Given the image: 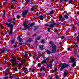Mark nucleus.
Returning a JSON list of instances; mask_svg holds the SVG:
<instances>
[{
  "label": "nucleus",
  "mask_w": 79,
  "mask_h": 79,
  "mask_svg": "<svg viewBox=\"0 0 79 79\" xmlns=\"http://www.w3.org/2000/svg\"><path fill=\"white\" fill-rule=\"evenodd\" d=\"M49 44L51 45V47H52V52L48 50H47L46 52L48 55H50L51 53H56V48H57L56 46H55V44L52 41H50L49 42Z\"/></svg>",
  "instance_id": "f257e3e1"
},
{
  "label": "nucleus",
  "mask_w": 79,
  "mask_h": 79,
  "mask_svg": "<svg viewBox=\"0 0 79 79\" xmlns=\"http://www.w3.org/2000/svg\"><path fill=\"white\" fill-rule=\"evenodd\" d=\"M7 25V27H10V31L9 32V35H12L13 34V27L14 26L13 25V24H10V23H5V26Z\"/></svg>",
  "instance_id": "f03ea898"
},
{
  "label": "nucleus",
  "mask_w": 79,
  "mask_h": 79,
  "mask_svg": "<svg viewBox=\"0 0 79 79\" xmlns=\"http://www.w3.org/2000/svg\"><path fill=\"white\" fill-rule=\"evenodd\" d=\"M27 21H25L23 23V26H24L23 29H22V30L23 31H25L26 29H29L30 28V26L31 24V23H30L28 24V25H27Z\"/></svg>",
  "instance_id": "7ed1b4c3"
},
{
  "label": "nucleus",
  "mask_w": 79,
  "mask_h": 79,
  "mask_svg": "<svg viewBox=\"0 0 79 79\" xmlns=\"http://www.w3.org/2000/svg\"><path fill=\"white\" fill-rule=\"evenodd\" d=\"M69 60H71L70 61H69V63H73V64H72V67L74 68V67L76 66V62H75L76 61V59L75 58L70 57L69 58Z\"/></svg>",
  "instance_id": "20e7f679"
},
{
  "label": "nucleus",
  "mask_w": 79,
  "mask_h": 79,
  "mask_svg": "<svg viewBox=\"0 0 79 79\" xmlns=\"http://www.w3.org/2000/svg\"><path fill=\"white\" fill-rule=\"evenodd\" d=\"M12 58L13 59L10 60L12 64L14 66H15L17 65V61L16 59V57L14 56Z\"/></svg>",
  "instance_id": "39448f33"
},
{
  "label": "nucleus",
  "mask_w": 79,
  "mask_h": 79,
  "mask_svg": "<svg viewBox=\"0 0 79 79\" xmlns=\"http://www.w3.org/2000/svg\"><path fill=\"white\" fill-rule=\"evenodd\" d=\"M55 23V22L53 21L50 22L49 23V24H51L49 25L47 24H45V26L47 27L48 26L49 27H53V25H55V23L52 24V23Z\"/></svg>",
  "instance_id": "423d86ee"
},
{
  "label": "nucleus",
  "mask_w": 79,
  "mask_h": 79,
  "mask_svg": "<svg viewBox=\"0 0 79 79\" xmlns=\"http://www.w3.org/2000/svg\"><path fill=\"white\" fill-rule=\"evenodd\" d=\"M29 11L28 10H25L22 11V14L23 16H26Z\"/></svg>",
  "instance_id": "0eeeda50"
},
{
  "label": "nucleus",
  "mask_w": 79,
  "mask_h": 79,
  "mask_svg": "<svg viewBox=\"0 0 79 79\" xmlns=\"http://www.w3.org/2000/svg\"><path fill=\"white\" fill-rule=\"evenodd\" d=\"M63 64H64L65 66H66L67 67H69V65L68 64H67L65 63H60L59 64V67H61V66H63Z\"/></svg>",
  "instance_id": "6e6552de"
},
{
  "label": "nucleus",
  "mask_w": 79,
  "mask_h": 79,
  "mask_svg": "<svg viewBox=\"0 0 79 79\" xmlns=\"http://www.w3.org/2000/svg\"><path fill=\"white\" fill-rule=\"evenodd\" d=\"M67 66L65 65L64 64H63V66L61 67L60 68V71H62V70H63L65 68H68L67 67Z\"/></svg>",
  "instance_id": "1a4fd4ad"
},
{
  "label": "nucleus",
  "mask_w": 79,
  "mask_h": 79,
  "mask_svg": "<svg viewBox=\"0 0 79 79\" xmlns=\"http://www.w3.org/2000/svg\"><path fill=\"white\" fill-rule=\"evenodd\" d=\"M47 64V68H52L53 65L51 63H50L49 64L48 63H46Z\"/></svg>",
  "instance_id": "9d476101"
},
{
  "label": "nucleus",
  "mask_w": 79,
  "mask_h": 79,
  "mask_svg": "<svg viewBox=\"0 0 79 79\" xmlns=\"http://www.w3.org/2000/svg\"><path fill=\"white\" fill-rule=\"evenodd\" d=\"M43 47H44V46L41 44L40 45L39 49L40 50H44L45 48H43Z\"/></svg>",
  "instance_id": "9b49d317"
},
{
  "label": "nucleus",
  "mask_w": 79,
  "mask_h": 79,
  "mask_svg": "<svg viewBox=\"0 0 79 79\" xmlns=\"http://www.w3.org/2000/svg\"><path fill=\"white\" fill-rule=\"evenodd\" d=\"M39 26H34L33 29L34 31H36V30L39 29Z\"/></svg>",
  "instance_id": "f8f14e48"
},
{
  "label": "nucleus",
  "mask_w": 79,
  "mask_h": 79,
  "mask_svg": "<svg viewBox=\"0 0 79 79\" xmlns=\"http://www.w3.org/2000/svg\"><path fill=\"white\" fill-rule=\"evenodd\" d=\"M27 42H29V43L33 42V40L31 38H29L28 40H27Z\"/></svg>",
  "instance_id": "ddd939ff"
},
{
  "label": "nucleus",
  "mask_w": 79,
  "mask_h": 79,
  "mask_svg": "<svg viewBox=\"0 0 79 79\" xmlns=\"http://www.w3.org/2000/svg\"><path fill=\"white\" fill-rule=\"evenodd\" d=\"M59 18L60 19V21H61V19H62L64 21V20H65V19H64V18L62 16V15H60L59 16Z\"/></svg>",
  "instance_id": "4468645a"
},
{
  "label": "nucleus",
  "mask_w": 79,
  "mask_h": 79,
  "mask_svg": "<svg viewBox=\"0 0 79 79\" xmlns=\"http://www.w3.org/2000/svg\"><path fill=\"white\" fill-rule=\"evenodd\" d=\"M35 9V6H32V7L31 8L30 11H33Z\"/></svg>",
  "instance_id": "2eb2a0df"
},
{
  "label": "nucleus",
  "mask_w": 79,
  "mask_h": 79,
  "mask_svg": "<svg viewBox=\"0 0 79 79\" xmlns=\"http://www.w3.org/2000/svg\"><path fill=\"white\" fill-rule=\"evenodd\" d=\"M8 23H10L11 24V23H13V20H12V19H8Z\"/></svg>",
  "instance_id": "dca6fc26"
},
{
  "label": "nucleus",
  "mask_w": 79,
  "mask_h": 79,
  "mask_svg": "<svg viewBox=\"0 0 79 79\" xmlns=\"http://www.w3.org/2000/svg\"><path fill=\"white\" fill-rule=\"evenodd\" d=\"M35 25V22H34L33 23H31L30 25V27H32V26H34Z\"/></svg>",
  "instance_id": "f3484780"
},
{
  "label": "nucleus",
  "mask_w": 79,
  "mask_h": 79,
  "mask_svg": "<svg viewBox=\"0 0 79 79\" xmlns=\"http://www.w3.org/2000/svg\"><path fill=\"white\" fill-rule=\"evenodd\" d=\"M57 70V68H56L54 69V70H53V71L52 72V73H56V70Z\"/></svg>",
  "instance_id": "a211bd4d"
},
{
  "label": "nucleus",
  "mask_w": 79,
  "mask_h": 79,
  "mask_svg": "<svg viewBox=\"0 0 79 79\" xmlns=\"http://www.w3.org/2000/svg\"><path fill=\"white\" fill-rule=\"evenodd\" d=\"M64 18H65V19H69V17L67 15H64Z\"/></svg>",
  "instance_id": "6ab92c4d"
},
{
  "label": "nucleus",
  "mask_w": 79,
  "mask_h": 79,
  "mask_svg": "<svg viewBox=\"0 0 79 79\" xmlns=\"http://www.w3.org/2000/svg\"><path fill=\"white\" fill-rule=\"evenodd\" d=\"M44 16H43L42 15H41L38 17V18H40V20H43V17Z\"/></svg>",
  "instance_id": "aec40b11"
},
{
  "label": "nucleus",
  "mask_w": 79,
  "mask_h": 79,
  "mask_svg": "<svg viewBox=\"0 0 79 79\" xmlns=\"http://www.w3.org/2000/svg\"><path fill=\"white\" fill-rule=\"evenodd\" d=\"M5 13H6V11L5 10L3 12V13L2 14V17L3 18H4V17H5Z\"/></svg>",
  "instance_id": "412c9836"
},
{
  "label": "nucleus",
  "mask_w": 79,
  "mask_h": 79,
  "mask_svg": "<svg viewBox=\"0 0 79 79\" xmlns=\"http://www.w3.org/2000/svg\"><path fill=\"white\" fill-rule=\"evenodd\" d=\"M54 13V10H52L49 13V15H52V14Z\"/></svg>",
  "instance_id": "4be33fe9"
},
{
  "label": "nucleus",
  "mask_w": 79,
  "mask_h": 79,
  "mask_svg": "<svg viewBox=\"0 0 79 79\" xmlns=\"http://www.w3.org/2000/svg\"><path fill=\"white\" fill-rule=\"evenodd\" d=\"M68 73H66L65 72H64V77H65L66 76L67 74H68Z\"/></svg>",
  "instance_id": "5701e85b"
},
{
  "label": "nucleus",
  "mask_w": 79,
  "mask_h": 79,
  "mask_svg": "<svg viewBox=\"0 0 79 79\" xmlns=\"http://www.w3.org/2000/svg\"><path fill=\"white\" fill-rule=\"evenodd\" d=\"M47 58H46V60H43V62L44 63H47Z\"/></svg>",
  "instance_id": "b1692460"
},
{
  "label": "nucleus",
  "mask_w": 79,
  "mask_h": 79,
  "mask_svg": "<svg viewBox=\"0 0 79 79\" xmlns=\"http://www.w3.org/2000/svg\"><path fill=\"white\" fill-rule=\"evenodd\" d=\"M2 50H2V51H1L0 52V53H2L3 52H5V48H2Z\"/></svg>",
  "instance_id": "393cba45"
},
{
  "label": "nucleus",
  "mask_w": 79,
  "mask_h": 79,
  "mask_svg": "<svg viewBox=\"0 0 79 79\" xmlns=\"http://www.w3.org/2000/svg\"><path fill=\"white\" fill-rule=\"evenodd\" d=\"M44 67H41V68L40 69V72H41V71H42L43 70H44Z\"/></svg>",
  "instance_id": "a878e982"
},
{
  "label": "nucleus",
  "mask_w": 79,
  "mask_h": 79,
  "mask_svg": "<svg viewBox=\"0 0 79 79\" xmlns=\"http://www.w3.org/2000/svg\"><path fill=\"white\" fill-rule=\"evenodd\" d=\"M15 40H12L11 41V44H15Z\"/></svg>",
  "instance_id": "bb28decb"
},
{
  "label": "nucleus",
  "mask_w": 79,
  "mask_h": 79,
  "mask_svg": "<svg viewBox=\"0 0 79 79\" xmlns=\"http://www.w3.org/2000/svg\"><path fill=\"white\" fill-rule=\"evenodd\" d=\"M40 38H41V37H40V36H38L37 38H36V40H40Z\"/></svg>",
  "instance_id": "cd10ccee"
},
{
  "label": "nucleus",
  "mask_w": 79,
  "mask_h": 79,
  "mask_svg": "<svg viewBox=\"0 0 79 79\" xmlns=\"http://www.w3.org/2000/svg\"><path fill=\"white\" fill-rule=\"evenodd\" d=\"M13 70H14V71H18V68H15Z\"/></svg>",
  "instance_id": "c85d7f7f"
},
{
  "label": "nucleus",
  "mask_w": 79,
  "mask_h": 79,
  "mask_svg": "<svg viewBox=\"0 0 79 79\" xmlns=\"http://www.w3.org/2000/svg\"><path fill=\"white\" fill-rule=\"evenodd\" d=\"M21 39V36H19L17 38V40H19V39Z\"/></svg>",
  "instance_id": "c756f323"
},
{
  "label": "nucleus",
  "mask_w": 79,
  "mask_h": 79,
  "mask_svg": "<svg viewBox=\"0 0 79 79\" xmlns=\"http://www.w3.org/2000/svg\"><path fill=\"white\" fill-rule=\"evenodd\" d=\"M52 24H54V25H53V27H54V26H55V25H57V26H59V24H58V23H54Z\"/></svg>",
  "instance_id": "7c9ffc66"
},
{
  "label": "nucleus",
  "mask_w": 79,
  "mask_h": 79,
  "mask_svg": "<svg viewBox=\"0 0 79 79\" xmlns=\"http://www.w3.org/2000/svg\"><path fill=\"white\" fill-rule=\"evenodd\" d=\"M51 27H49V28H48V32H50V30H51V29H52L51 28Z\"/></svg>",
  "instance_id": "2f4dec72"
},
{
  "label": "nucleus",
  "mask_w": 79,
  "mask_h": 79,
  "mask_svg": "<svg viewBox=\"0 0 79 79\" xmlns=\"http://www.w3.org/2000/svg\"><path fill=\"white\" fill-rule=\"evenodd\" d=\"M73 2V0H69V4H71V3Z\"/></svg>",
  "instance_id": "473e14b6"
},
{
  "label": "nucleus",
  "mask_w": 79,
  "mask_h": 79,
  "mask_svg": "<svg viewBox=\"0 0 79 79\" xmlns=\"http://www.w3.org/2000/svg\"><path fill=\"white\" fill-rule=\"evenodd\" d=\"M41 43H42V44H44L45 43V42L44 40H42L41 42Z\"/></svg>",
  "instance_id": "72a5a7b5"
},
{
  "label": "nucleus",
  "mask_w": 79,
  "mask_h": 79,
  "mask_svg": "<svg viewBox=\"0 0 79 79\" xmlns=\"http://www.w3.org/2000/svg\"><path fill=\"white\" fill-rule=\"evenodd\" d=\"M61 25H62V26H66V23H61Z\"/></svg>",
  "instance_id": "f704fd0d"
},
{
  "label": "nucleus",
  "mask_w": 79,
  "mask_h": 79,
  "mask_svg": "<svg viewBox=\"0 0 79 79\" xmlns=\"http://www.w3.org/2000/svg\"><path fill=\"white\" fill-rule=\"evenodd\" d=\"M19 42L21 43L23 41V39H22V38H20V39H19Z\"/></svg>",
  "instance_id": "c9c22d12"
},
{
  "label": "nucleus",
  "mask_w": 79,
  "mask_h": 79,
  "mask_svg": "<svg viewBox=\"0 0 79 79\" xmlns=\"http://www.w3.org/2000/svg\"><path fill=\"white\" fill-rule=\"evenodd\" d=\"M29 1H30V0H27V1L26 2V4H28V3L29 2Z\"/></svg>",
  "instance_id": "e433bc0d"
},
{
  "label": "nucleus",
  "mask_w": 79,
  "mask_h": 79,
  "mask_svg": "<svg viewBox=\"0 0 79 79\" xmlns=\"http://www.w3.org/2000/svg\"><path fill=\"white\" fill-rule=\"evenodd\" d=\"M74 44L75 45L76 47L77 48V47H78L77 45V44H76V42H74Z\"/></svg>",
  "instance_id": "4c0bfd02"
},
{
  "label": "nucleus",
  "mask_w": 79,
  "mask_h": 79,
  "mask_svg": "<svg viewBox=\"0 0 79 79\" xmlns=\"http://www.w3.org/2000/svg\"><path fill=\"white\" fill-rule=\"evenodd\" d=\"M0 27H1V28L2 29H3V25H2V24L0 26Z\"/></svg>",
  "instance_id": "58836bf2"
},
{
  "label": "nucleus",
  "mask_w": 79,
  "mask_h": 79,
  "mask_svg": "<svg viewBox=\"0 0 79 79\" xmlns=\"http://www.w3.org/2000/svg\"><path fill=\"white\" fill-rule=\"evenodd\" d=\"M9 79H13V78H14V77L12 76H10L9 77Z\"/></svg>",
  "instance_id": "ea45409f"
},
{
  "label": "nucleus",
  "mask_w": 79,
  "mask_h": 79,
  "mask_svg": "<svg viewBox=\"0 0 79 79\" xmlns=\"http://www.w3.org/2000/svg\"><path fill=\"white\" fill-rule=\"evenodd\" d=\"M40 58V57L39 56V55H38V57L36 58V60H38V59Z\"/></svg>",
  "instance_id": "a19ab883"
},
{
  "label": "nucleus",
  "mask_w": 79,
  "mask_h": 79,
  "mask_svg": "<svg viewBox=\"0 0 79 79\" xmlns=\"http://www.w3.org/2000/svg\"><path fill=\"white\" fill-rule=\"evenodd\" d=\"M37 35L36 34H35L34 35H32V37H33L34 36H36Z\"/></svg>",
  "instance_id": "79ce46f5"
},
{
  "label": "nucleus",
  "mask_w": 79,
  "mask_h": 79,
  "mask_svg": "<svg viewBox=\"0 0 79 79\" xmlns=\"http://www.w3.org/2000/svg\"><path fill=\"white\" fill-rule=\"evenodd\" d=\"M17 59L18 60H19V61H21V58L20 57H17Z\"/></svg>",
  "instance_id": "37998d69"
},
{
  "label": "nucleus",
  "mask_w": 79,
  "mask_h": 79,
  "mask_svg": "<svg viewBox=\"0 0 79 79\" xmlns=\"http://www.w3.org/2000/svg\"><path fill=\"white\" fill-rule=\"evenodd\" d=\"M16 18L17 19H19V18H20V16H19V15H17L16 16Z\"/></svg>",
  "instance_id": "c03bdc74"
},
{
  "label": "nucleus",
  "mask_w": 79,
  "mask_h": 79,
  "mask_svg": "<svg viewBox=\"0 0 79 79\" xmlns=\"http://www.w3.org/2000/svg\"><path fill=\"white\" fill-rule=\"evenodd\" d=\"M6 3L5 2H3V6H6Z\"/></svg>",
  "instance_id": "a18cd8bd"
},
{
  "label": "nucleus",
  "mask_w": 79,
  "mask_h": 79,
  "mask_svg": "<svg viewBox=\"0 0 79 79\" xmlns=\"http://www.w3.org/2000/svg\"><path fill=\"white\" fill-rule=\"evenodd\" d=\"M59 77H59V76H58L57 75H56V79H58V78H59Z\"/></svg>",
  "instance_id": "49530a36"
},
{
  "label": "nucleus",
  "mask_w": 79,
  "mask_h": 79,
  "mask_svg": "<svg viewBox=\"0 0 79 79\" xmlns=\"http://www.w3.org/2000/svg\"><path fill=\"white\" fill-rule=\"evenodd\" d=\"M23 45V43L20 42L19 43V45Z\"/></svg>",
  "instance_id": "de8ad7c7"
},
{
  "label": "nucleus",
  "mask_w": 79,
  "mask_h": 79,
  "mask_svg": "<svg viewBox=\"0 0 79 79\" xmlns=\"http://www.w3.org/2000/svg\"><path fill=\"white\" fill-rule=\"evenodd\" d=\"M14 7V6H13V5H11L10 6V7L11 8H13Z\"/></svg>",
  "instance_id": "09e8293b"
},
{
  "label": "nucleus",
  "mask_w": 79,
  "mask_h": 79,
  "mask_svg": "<svg viewBox=\"0 0 79 79\" xmlns=\"http://www.w3.org/2000/svg\"><path fill=\"white\" fill-rule=\"evenodd\" d=\"M8 66H11V63H8Z\"/></svg>",
  "instance_id": "8fccbe9b"
},
{
  "label": "nucleus",
  "mask_w": 79,
  "mask_h": 79,
  "mask_svg": "<svg viewBox=\"0 0 79 79\" xmlns=\"http://www.w3.org/2000/svg\"><path fill=\"white\" fill-rule=\"evenodd\" d=\"M8 73L6 72L5 73V76H6V75H8Z\"/></svg>",
  "instance_id": "3c124183"
},
{
  "label": "nucleus",
  "mask_w": 79,
  "mask_h": 79,
  "mask_svg": "<svg viewBox=\"0 0 79 79\" xmlns=\"http://www.w3.org/2000/svg\"><path fill=\"white\" fill-rule=\"evenodd\" d=\"M61 38L62 39H64V36H61Z\"/></svg>",
  "instance_id": "603ef678"
},
{
  "label": "nucleus",
  "mask_w": 79,
  "mask_h": 79,
  "mask_svg": "<svg viewBox=\"0 0 79 79\" xmlns=\"http://www.w3.org/2000/svg\"><path fill=\"white\" fill-rule=\"evenodd\" d=\"M13 47H14V48H16V47H17V45H14Z\"/></svg>",
  "instance_id": "864d4df0"
},
{
  "label": "nucleus",
  "mask_w": 79,
  "mask_h": 79,
  "mask_svg": "<svg viewBox=\"0 0 79 79\" xmlns=\"http://www.w3.org/2000/svg\"><path fill=\"white\" fill-rule=\"evenodd\" d=\"M41 56H42L43 58H45V57H44V55H43L42 54H41Z\"/></svg>",
  "instance_id": "5fc2aeb1"
},
{
  "label": "nucleus",
  "mask_w": 79,
  "mask_h": 79,
  "mask_svg": "<svg viewBox=\"0 0 79 79\" xmlns=\"http://www.w3.org/2000/svg\"><path fill=\"white\" fill-rule=\"evenodd\" d=\"M40 66H41V64H40V63H38V66L39 67Z\"/></svg>",
  "instance_id": "6e6d98bb"
},
{
  "label": "nucleus",
  "mask_w": 79,
  "mask_h": 79,
  "mask_svg": "<svg viewBox=\"0 0 79 79\" xmlns=\"http://www.w3.org/2000/svg\"><path fill=\"white\" fill-rule=\"evenodd\" d=\"M8 77H4V79H8Z\"/></svg>",
  "instance_id": "4d7b16f0"
},
{
  "label": "nucleus",
  "mask_w": 79,
  "mask_h": 79,
  "mask_svg": "<svg viewBox=\"0 0 79 79\" xmlns=\"http://www.w3.org/2000/svg\"><path fill=\"white\" fill-rule=\"evenodd\" d=\"M77 58L78 59H79V55L78 54L77 55Z\"/></svg>",
  "instance_id": "13d9d810"
},
{
  "label": "nucleus",
  "mask_w": 79,
  "mask_h": 79,
  "mask_svg": "<svg viewBox=\"0 0 79 79\" xmlns=\"http://www.w3.org/2000/svg\"><path fill=\"white\" fill-rule=\"evenodd\" d=\"M18 65L19 68H21V65L20 64H19Z\"/></svg>",
  "instance_id": "bf43d9fd"
},
{
  "label": "nucleus",
  "mask_w": 79,
  "mask_h": 79,
  "mask_svg": "<svg viewBox=\"0 0 79 79\" xmlns=\"http://www.w3.org/2000/svg\"><path fill=\"white\" fill-rule=\"evenodd\" d=\"M43 74H44V73H40V76H42Z\"/></svg>",
  "instance_id": "052dcab7"
},
{
  "label": "nucleus",
  "mask_w": 79,
  "mask_h": 79,
  "mask_svg": "<svg viewBox=\"0 0 79 79\" xmlns=\"http://www.w3.org/2000/svg\"><path fill=\"white\" fill-rule=\"evenodd\" d=\"M34 71H35V69H33V70H32V72L33 73H34Z\"/></svg>",
  "instance_id": "680f3d73"
},
{
  "label": "nucleus",
  "mask_w": 79,
  "mask_h": 79,
  "mask_svg": "<svg viewBox=\"0 0 79 79\" xmlns=\"http://www.w3.org/2000/svg\"><path fill=\"white\" fill-rule=\"evenodd\" d=\"M26 71H28V70H25L24 71V72L26 73Z\"/></svg>",
  "instance_id": "e2e57ef3"
},
{
  "label": "nucleus",
  "mask_w": 79,
  "mask_h": 79,
  "mask_svg": "<svg viewBox=\"0 0 79 79\" xmlns=\"http://www.w3.org/2000/svg\"><path fill=\"white\" fill-rule=\"evenodd\" d=\"M20 53L22 55H24V54L23 52L21 53Z\"/></svg>",
  "instance_id": "0e129e2a"
},
{
  "label": "nucleus",
  "mask_w": 79,
  "mask_h": 79,
  "mask_svg": "<svg viewBox=\"0 0 79 79\" xmlns=\"http://www.w3.org/2000/svg\"><path fill=\"white\" fill-rule=\"evenodd\" d=\"M63 1H64V2H68V0H62Z\"/></svg>",
  "instance_id": "69168bd1"
},
{
  "label": "nucleus",
  "mask_w": 79,
  "mask_h": 79,
  "mask_svg": "<svg viewBox=\"0 0 79 79\" xmlns=\"http://www.w3.org/2000/svg\"><path fill=\"white\" fill-rule=\"evenodd\" d=\"M77 15H79V11H77Z\"/></svg>",
  "instance_id": "338daca9"
},
{
  "label": "nucleus",
  "mask_w": 79,
  "mask_h": 79,
  "mask_svg": "<svg viewBox=\"0 0 79 79\" xmlns=\"http://www.w3.org/2000/svg\"><path fill=\"white\" fill-rule=\"evenodd\" d=\"M68 51H69V50H70V48H68Z\"/></svg>",
  "instance_id": "774afa93"
}]
</instances>
